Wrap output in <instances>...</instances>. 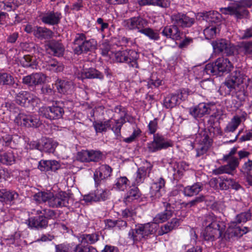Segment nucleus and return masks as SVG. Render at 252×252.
<instances>
[{
	"label": "nucleus",
	"instance_id": "44",
	"mask_svg": "<svg viewBox=\"0 0 252 252\" xmlns=\"http://www.w3.org/2000/svg\"><path fill=\"white\" fill-rule=\"evenodd\" d=\"M179 96L177 94H169L164 99L163 106L167 109H171L180 103Z\"/></svg>",
	"mask_w": 252,
	"mask_h": 252
},
{
	"label": "nucleus",
	"instance_id": "11",
	"mask_svg": "<svg viewBox=\"0 0 252 252\" xmlns=\"http://www.w3.org/2000/svg\"><path fill=\"white\" fill-rule=\"evenodd\" d=\"M53 105L51 106H44L39 109L40 116L49 120H56L62 117L64 114L63 108L60 105Z\"/></svg>",
	"mask_w": 252,
	"mask_h": 252
},
{
	"label": "nucleus",
	"instance_id": "39",
	"mask_svg": "<svg viewBox=\"0 0 252 252\" xmlns=\"http://www.w3.org/2000/svg\"><path fill=\"white\" fill-rule=\"evenodd\" d=\"M180 223V221L178 219H172L171 221L168 222L161 226L160 229L158 231V234L159 235H163L170 232L173 229L177 228L179 225Z\"/></svg>",
	"mask_w": 252,
	"mask_h": 252
},
{
	"label": "nucleus",
	"instance_id": "21",
	"mask_svg": "<svg viewBox=\"0 0 252 252\" xmlns=\"http://www.w3.org/2000/svg\"><path fill=\"white\" fill-rule=\"evenodd\" d=\"M165 180L162 177L158 179L150 188V195L152 200L158 199L164 193Z\"/></svg>",
	"mask_w": 252,
	"mask_h": 252
},
{
	"label": "nucleus",
	"instance_id": "42",
	"mask_svg": "<svg viewBox=\"0 0 252 252\" xmlns=\"http://www.w3.org/2000/svg\"><path fill=\"white\" fill-rule=\"evenodd\" d=\"M43 67L47 70L53 72H60L62 71L64 68L63 64L55 59L50 60L47 62Z\"/></svg>",
	"mask_w": 252,
	"mask_h": 252
},
{
	"label": "nucleus",
	"instance_id": "32",
	"mask_svg": "<svg viewBox=\"0 0 252 252\" xmlns=\"http://www.w3.org/2000/svg\"><path fill=\"white\" fill-rule=\"evenodd\" d=\"M210 111L209 104L206 103H201L198 105L191 107L189 109V113L194 118H201L203 116L209 114Z\"/></svg>",
	"mask_w": 252,
	"mask_h": 252
},
{
	"label": "nucleus",
	"instance_id": "60",
	"mask_svg": "<svg viewBox=\"0 0 252 252\" xmlns=\"http://www.w3.org/2000/svg\"><path fill=\"white\" fill-rule=\"evenodd\" d=\"M208 20L212 23H217L220 21V14L215 11H210L207 13Z\"/></svg>",
	"mask_w": 252,
	"mask_h": 252
},
{
	"label": "nucleus",
	"instance_id": "16",
	"mask_svg": "<svg viewBox=\"0 0 252 252\" xmlns=\"http://www.w3.org/2000/svg\"><path fill=\"white\" fill-rule=\"evenodd\" d=\"M39 17L44 24L55 26L60 23L62 18V14L60 11H55L54 10H49L41 13Z\"/></svg>",
	"mask_w": 252,
	"mask_h": 252
},
{
	"label": "nucleus",
	"instance_id": "36",
	"mask_svg": "<svg viewBox=\"0 0 252 252\" xmlns=\"http://www.w3.org/2000/svg\"><path fill=\"white\" fill-rule=\"evenodd\" d=\"M203 188L202 183L197 182L184 188L183 193L185 196L192 197L198 194Z\"/></svg>",
	"mask_w": 252,
	"mask_h": 252
},
{
	"label": "nucleus",
	"instance_id": "33",
	"mask_svg": "<svg viewBox=\"0 0 252 252\" xmlns=\"http://www.w3.org/2000/svg\"><path fill=\"white\" fill-rule=\"evenodd\" d=\"M60 167V163L55 160H41L39 162L38 165V168L41 171H56Z\"/></svg>",
	"mask_w": 252,
	"mask_h": 252
},
{
	"label": "nucleus",
	"instance_id": "62",
	"mask_svg": "<svg viewBox=\"0 0 252 252\" xmlns=\"http://www.w3.org/2000/svg\"><path fill=\"white\" fill-rule=\"evenodd\" d=\"M212 174L215 175H219L223 174H227L232 175L226 165H221L218 168L213 170Z\"/></svg>",
	"mask_w": 252,
	"mask_h": 252
},
{
	"label": "nucleus",
	"instance_id": "50",
	"mask_svg": "<svg viewBox=\"0 0 252 252\" xmlns=\"http://www.w3.org/2000/svg\"><path fill=\"white\" fill-rule=\"evenodd\" d=\"M14 84V78L11 74L0 72V85L11 86Z\"/></svg>",
	"mask_w": 252,
	"mask_h": 252
},
{
	"label": "nucleus",
	"instance_id": "3",
	"mask_svg": "<svg viewBox=\"0 0 252 252\" xmlns=\"http://www.w3.org/2000/svg\"><path fill=\"white\" fill-rule=\"evenodd\" d=\"M251 218V213L249 212L241 213L236 217L235 220L231 221L224 234V238L228 241L234 240L241 237L249 231L247 227H241L239 224L244 223Z\"/></svg>",
	"mask_w": 252,
	"mask_h": 252
},
{
	"label": "nucleus",
	"instance_id": "7",
	"mask_svg": "<svg viewBox=\"0 0 252 252\" xmlns=\"http://www.w3.org/2000/svg\"><path fill=\"white\" fill-rule=\"evenodd\" d=\"M156 225L154 223H147L136 225L135 228L131 229L128 232V238L133 242L146 240L150 235L155 233Z\"/></svg>",
	"mask_w": 252,
	"mask_h": 252
},
{
	"label": "nucleus",
	"instance_id": "52",
	"mask_svg": "<svg viewBox=\"0 0 252 252\" xmlns=\"http://www.w3.org/2000/svg\"><path fill=\"white\" fill-rule=\"evenodd\" d=\"M89 162H98L103 160L104 155L98 150H89Z\"/></svg>",
	"mask_w": 252,
	"mask_h": 252
},
{
	"label": "nucleus",
	"instance_id": "37",
	"mask_svg": "<svg viewBox=\"0 0 252 252\" xmlns=\"http://www.w3.org/2000/svg\"><path fill=\"white\" fill-rule=\"evenodd\" d=\"M54 33L50 29L42 27L35 26L34 36L38 39L48 40L52 38Z\"/></svg>",
	"mask_w": 252,
	"mask_h": 252
},
{
	"label": "nucleus",
	"instance_id": "63",
	"mask_svg": "<svg viewBox=\"0 0 252 252\" xmlns=\"http://www.w3.org/2000/svg\"><path fill=\"white\" fill-rule=\"evenodd\" d=\"M158 119L157 118H155L153 120L150 122L148 125V132L149 134H155V133L158 128Z\"/></svg>",
	"mask_w": 252,
	"mask_h": 252
},
{
	"label": "nucleus",
	"instance_id": "8",
	"mask_svg": "<svg viewBox=\"0 0 252 252\" xmlns=\"http://www.w3.org/2000/svg\"><path fill=\"white\" fill-rule=\"evenodd\" d=\"M244 76L239 70L231 73L220 87L221 91L224 95H229L239 91V86L243 83Z\"/></svg>",
	"mask_w": 252,
	"mask_h": 252
},
{
	"label": "nucleus",
	"instance_id": "31",
	"mask_svg": "<svg viewBox=\"0 0 252 252\" xmlns=\"http://www.w3.org/2000/svg\"><path fill=\"white\" fill-rule=\"evenodd\" d=\"M78 78L82 80L85 79H98L102 80L104 78L103 74L94 68L83 69L80 73H78Z\"/></svg>",
	"mask_w": 252,
	"mask_h": 252
},
{
	"label": "nucleus",
	"instance_id": "48",
	"mask_svg": "<svg viewBox=\"0 0 252 252\" xmlns=\"http://www.w3.org/2000/svg\"><path fill=\"white\" fill-rule=\"evenodd\" d=\"M15 162V157L12 152H7L0 155V162L3 164L12 165Z\"/></svg>",
	"mask_w": 252,
	"mask_h": 252
},
{
	"label": "nucleus",
	"instance_id": "55",
	"mask_svg": "<svg viewBox=\"0 0 252 252\" xmlns=\"http://www.w3.org/2000/svg\"><path fill=\"white\" fill-rule=\"evenodd\" d=\"M75 252H98L96 249L90 245L77 244L74 247Z\"/></svg>",
	"mask_w": 252,
	"mask_h": 252
},
{
	"label": "nucleus",
	"instance_id": "10",
	"mask_svg": "<svg viewBox=\"0 0 252 252\" xmlns=\"http://www.w3.org/2000/svg\"><path fill=\"white\" fill-rule=\"evenodd\" d=\"M172 146L173 143L170 140L159 133H157L154 135L153 140L147 144V149L149 152L155 153Z\"/></svg>",
	"mask_w": 252,
	"mask_h": 252
},
{
	"label": "nucleus",
	"instance_id": "53",
	"mask_svg": "<svg viewBox=\"0 0 252 252\" xmlns=\"http://www.w3.org/2000/svg\"><path fill=\"white\" fill-rule=\"evenodd\" d=\"M136 215V213L132 209L126 208L122 211V216L123 218L126 220L129 223H133L134 222V217Z\"/></svg>",
	"mask_w": 252,
	"mask_h": 252
},
{
	"label": "nucleus",
	"instance_id": "34",
	"mask_svg": "<svg viewBox=\"0 0 252 252\" xmlns=\"http://www.w3.org/2000/svg\"><path fill=\"white\" fill-rule=\"evenodd\" d=\"M219 179L220 180L219 183V187L221 190H227L231 188L238 190L241 188V185L233 179L225 178L223 176L220 177Z\"/></svg>",
	"mask_w": 252,
	"mask_h": 252
},
{
	"label": "nucleus",
	"instance_id": "26",
	"mask_svg": "<svg viewBox=\"0 0 252 252\" xmlns=\"http://www.w3.org/2000/svg\"><path fill=\"white\" fill-rule=\"evenodd\" d=\"M214 200L215 197L214 196L201 194L189 202H182L181 205L183 207L190 208L196 207L198 204L203 202H205L206 205H208L209 203L214 202Z\"/></svg>",
	"mask_w": 252,
	"mask_h": 252
},
{
	"label": "nucleus",
	"instance_id": "14",
	"mask_svg": "<svg viewBox=\"0 0 252 252\" xmlns=\"http://www.w3.org/2000/svg\"><path fill=\"white\" fill-rule=\"evenodd\" d=\"M15 101L19 105L25 107H34L39 102L37 97L27 91H21L15 96Z\"/></svg>",
	"mask_w": 252,
	"mask_h": 252
},
{
	"label": "nucleus",
	"instance_id": "61",
	"mask_svg": "<svg viewBox=\"0 0 252 252\" xmlns=\"http://www.w3.org/2000/svg\"><path fill=\"white\" fill-rule=\"evenodd\" d=\"M89 150H82L78 153L76 159L82 162H89Z\"/></svg>",
	"mask_w": 252,
	"mask_h": 252
},
{
	"label": "nucleus",
	"instance_id": "23",
	"mask_svg": "<svg viewBox=\"0 0 252 252\" xmlns=\"http://www.w3.org/2000/svg\"><path fill=\"white\" fill-rule=\"evenodd\" d=\"M152 168L153 165L147 161L143 166L138 168L135 173V181L133 183L134 185L138 186L143 183L147 175L149 176Z\"/></svg>",
	"mask_w": 252,
	"mask_h": 252
},
{
	"label": "nucleus",
	"instance_id": "20",
	"mask_svg": "<svg viewBox=\"0 0 252 252\" xmlns=\"http://www.w3.org/2000/svg\"><path fill=\"white\" fill-rule=\"evenodd\" d=\"M101 186L95 187L96 189L94 193H90L84 196L86 202L105 201L109 198L110 195V190L107 189H103Z\"/></svg>",
	"mask_w": 252,
	"mask_h": 252
},
{
	"label": "nucleus",
	"instance_id": "19",
	"mask_svg": "<svg viewBox=\"0 0 252 252\" xmlns=\"http://www.w3.org/2000/svg\"><path fill=\"white\" fill-rule=\"evenodd\" d=\"M18 125L26 127H36L40 125L39 119L34 116L27 115L24 113H19L14 120Z\"/></svg>",
	"mask_w": 252,
	"mask_h": 252
},
{
	"label": "nucleus",
	"instance_id": "59",
	"mask_svg": "<svg viewBox=\"0 0 252 252\" xmlns=\"http://www.w3.org/2000/svg\"><path fill=\"white\" fill-rule=\"evenodd\" d=\"M240 47L245 55L251 56L252 54V41L242 42Z\"/></svg>",
	"mask_w": 252,
	"mask_h": 252
},
{
	"label": "nucleus",
	"instance_id": "27",
	"mask_svg": "<svg viewBox=\"0 0 252 252\" xmlns=\"http://www.w3.org/2000/svg\"><path fill=\"white\" fill-rule=\"evenodd\" d=\"M18 197V193L14 190L0 189V201L3 204L12 205Z\"/></svg>",
	"mask_w": 252,
	"mask_h": 252
},
{
	"label": "nucleus",
	"instance_id": "13",
	"mask_svg": "<svg viewBox=\"0 0 252 252\" xmlns=\"http://www.w3.org/2000/svg\"><path fill=\"white\" fill-rule=\"evenodd\" d=\"M124 27L129 30H137L141 33L148 25V21L143 17L138 16L130 18L124 21Z\"/></svg>",
	"mask_w": 252,
	"mask_h": 252
},
{
	"label": "nucleus",
	"instance_id": "18",
	"mask_svg": "<svg viewBox=\"0 0 252 252\" xmlns=\"http://www.w3.org/2000/svg\"><path fill=\"white\" fill-rule=\"evenodd\" d=\"M196 138L198 139L196 141H198V147L196 149V157H199L207 153L211 146L212 141L205 132L203 134H198V136H197Z\"/></svg>",
	"mask_w": 252,
	"mask_h": 252
},
{
	"label": "nucleus",
	"instance_id": "22",
	"mask_svg": "<svg viewBox=\"0 0 252 252\" xmlns=\"http://www.w3.org/2000/svg\"><path fill=\"white\" fill-rule=\"evenodd\" d=\"M46 80V76L42 73H32L25 76L22 79L23 84L33 87L43 84Z\"/></svg>",
	"mask_w": 252,
	"mask_h": 252
},
{
	"label": "nucleus",
	"instance_id": "58",
	"mask_svg": "<svg viewBox=\"0 0 252 252\" xmlns=\"http://www.w3.org/2000/svg\"><path fill=\"white\" fill-rule=\"evenodd\" d=\"M116 112H119L121 113L120 119L116 120L117 123L119 124L120 126L122 127L123 125L126 123V116L127 113L125 110V108L121 106H117L115 108Z\"/></svg>",
	"mask_w": 252,
	"mask_h": 252
},
{
	"label": "nucleus",
	"instance_id": "38",
	"mask_svg": "<svg viewBox=\"0 0 252 252\" xmlns=\"http://www.w3.org/2000/svg\"><path fill=\"white\" fill-rule=\"evenodd\" d=\"M99 234L98 233L92 234H81L78 237L79 244L90 245L94 244L99 240Z\"/></svg>",
	"mask_w": 252,
	"mask_h": 252
},
{
	"label": "nucleus",
	"instance_id": "24",
	"mask_svg": "<svg viewBox=\"0 0 252 252\" xmlns=\"http://www.w3.org/2000/svg\"><path fill=\"white\" fill-rule=\"evenodd\" d=\"M161 34L166 38L177 41L181 39L183 33L177 25L173 24L172 25L164 27L161 32Z\"/></svg>",
	"mask_w": 252,
	"mask_h": 252
},
{
	"label": "nucleus",
	"instance_id": "29",
	"mask_svg": "<svg viewBox=\"0 0 252 252\" xmlns=\"http://www.w3.org/2000/svg\"><path fill=\"white\" fill-rule=\"evenodd\" d=\"M46 50L49 54L58 57L63 56L64 51V46L59 41L53 40L47 45Z\"/></svg>",
	"mask_w": 252,
	"mask_h": 252
},
{
	"label": "nucleus",
	"instance_id": "40",
	"mask_svg": "<svg viewBox=\"0 0 252 252\" xmlns=\"http://www.w3.org/2000/svg\"><path fill=\"white\" fill-rule=\"evenodd\" d=\"M58 145V143L51 139H44L41 141L40 151L53 153Z\"/></svg>",
	"mask_w": 252,
	"mask_h": 252
},
{
	"label": "nucleus",
	"instance_id": "46",
	"mask_svg": "<svg viewBox=\"0 0 252 252\" xmlns=\"http://www.w3.org/2000/svg\"><path fill=\"white\" fill-rule=\"evenodd\" d=\"M227 158H223L222 160L223 161L227 162V164L225 165L233 175L236 168L239 165V158L236 157H231Z\"/></svg>",
	"mask_w": 252,
	"mask_h": 252
},
{
	"label": "nucleus",
	"instance_id": "45",
	"mask_svg": "<svg viewBox=\"0 0 252 252\" xmlns=\"http://www.w3.org/2000/svg\"><path fill=\"white\" fill-rule=\"evenodd\" d=\"M112 124V120H108L105 121H94L93 123V126L96 133H102L106 132Z\"/></svg>",
	"mask_w": 252,
	"mask_h": 252
},
{
	"label": "nucleus",
	"instance_id": "15",
	"mask_svg": "<svg viewBox=\"0 0 252 252\" xmlns=\"http://www.w3.org/2000/svg\"><path fill=\"white\" fill-rule=\"evenodd\" d=\"M171 20L173 24L179 28H190L195 23V19L190 17L187 14L182 12L174 13L171 16Z\"/></svg>",
	"mask_w": 252,
	"mask_h": 252
},
{
	"label": "nucleus",
	"instance_id": "12",
	"mask_svg": "<svg viewBox=\"0 0 252 252\" xmlns=\"http://www.w3.org/2000/svg\"><path fill=\"white\" fill-rule=\"evenodd\" d=\"M113 169L107 164H102L94 173L95 187L104 185L106 180L112 175Z\"/></svg>",
	"mask_w": 252,
	"mask_h": 252
},
{
	"label": "nucleus",
	"instance_id": "64",
	"mask_svg": "<svg viewBox=\"0 0 252 252\" xmlns=\"http://www.w3.org/2000/svg\"><path fill=\"white\" fill-rule=\"evenodd\" d=\"M112 122L113 124L109 128L114 132L117 137L120 136L122 126H120L119 124L117 123L116 120H114V121L112 120Z\"/></svg>",
	"mask_w": 252,
	"mask_h": 252
},
{
	"label": "nucleus",
	"instance_id": "4",
	"mask_svg": "<svg viewBox=\"0 0 252 252\" xmlns=\"http://www.w3.org/2000/svg\"><path fill=\"white\" fill-rule=\"evenodd\" d=\"M86 33H77L75 35L72 44V49L77 55L87 54L96 48V41L87 36Z\"/></svg>",
	"mask_w": 252,
	"mask_h": 252
},
{
	"label": "nucleus",
	"instance_id": "47",
	"mask_svg": "<svg viewBox=\"0 0 252 252\" xmlns=\"http://www.w3.org/2000/svg\"><path fill=\"white\" fill-rule=\"evenodd\" d=\"M220 30L217 26L211 25L206 28L203 31V33L206 39L210 40L216 37Z\"/></svg>",
	"mask_w": 252,
	"mask_h": 252
},
{
	"label": "nucleus",
	"instance_id": "56",
	"mask_svg": "<svg viewBox=\"0 0 252 252\" xmlns=\"http://www.w3.org/2000/svg\"><path fill=\"white\" fill-rule=\"evenodd\" d=\"M129 180L126 177H121L117 179L115 188L119 190H125L128 185Z\"/></svg>",
	"mask_w": 252,
	"mask_h": 252
},
{
	"label": "nucleus",
	"instance_id": "30",
	"mask_svg": "<svg viewBox=\"0 0 252 252\" xmlns=\"http://www.w3.org/2000/svg\"><path fill=\"white\" fill-rule=\"evenodd\" d=\"M165 210L158 214L154 218V220L156 223H162L166 221L171 218L174 212V207L172 206L170 203H164Z\"/></svg>",
	"mask_w": 252,
	"mask_h": 252
},
{
	"label": "nucleus",
	"instance_id": "5",
	"mask_svg": "<svg viewBox=\"0 0 252 252\" xmlns=\"http://www.w3.org/2000/svg\"><path fill=\"white\" fill-rule=\"evenodd\" d=\"M252 6V0H238L227 7L220 8V11L224 14H229L237 19H242L249 15L250 13L247 8Z\"/></svg>",
	"mask_w": 252,
	"mask_h": 252
},
{
	"label": "nucleus",
	"instance_id": "17",
	"mask_svg": "<svg viewBox=\"0 0 252 252\" xmlns=\"http://www.w3.org/2000/svg\"><path fill=\"white\" fill-rule=\"evenodd\" d=\"M214 49L216 52L222 53L227 56L234 54L236 51V47L228 40L220 39L215 42L213 45Z\"/></svg>",
	"mask_w": 252,
	"mask_h": 252
},
{
	"label": "nucleus",
	"instance_id": "49",
	"mask_svg": "<svg viewBox=\"0 0 252 252\" xmlns=\"http://www.w3.org/2000/svg\"><path fill=\"white\" fill-rule=\"evenodd\" d=\"M20 63L25 67H31L34 68L36 67V63L35 58L32 57L29 55H25L20 60Z\"/></svg>",
	"mask_w": 252,
	"mask_h": 252
},
{
	"label": "nucleus",
	"instance_id": "28",
	"mask_svg": "<svg viewBox=\"0 0 252 252\" xmlns=\"http://www.w3.org/2000/svg\"><path fill=\"white\" fill-rule=\"evenodd\" d=\"M28 221L29 227L36 229L46 228L48 224V221L43 215L31 217L28 219Z\"/></svg>",
	"mask_w": 252,
	"mask_h": 252
},
{
	"label": "nucleus",
	"instance_id": "43",
	"mask_svg": "<svg viewBox=\"0 0 252 252\" xmlns=\"http://www.w3.org/2000/svg\"><path fill=\"white\" fill-rule=\"evenodd\" d=\"M241 118H244L245 120V116L243 115L241 117L234 116L224 128V131L225 133L235 131L241 123Z\"/></svg>",
	"mask_w": 252,
	"mask_h": 252
},
{
	"label": "nucleus",
	"instance_id": "25",
	"mask_svg": "<svg viewBox=\"0 0 252 252\" xmlns=\"http://www.w3.org/2000/svg\"><path fill=\"white\" fill-rule=\"evenodd\" d=\"M54 85L57 92L63 94H71L73 89V83L66 79L58 78Z\"/></svg>",
	"mask_w": 252,
	"mask_h": 252
},
{
	"label": "nucleus",
	"instance_id": "41",
	"mask_svg": "<svg viewBox=\"0 0 252 252\" xmlns=\"http://www.w3.org/2000/svg\"><path fill=\"white\" fill-rule=\"evenodd\" d=\"M135 186L134 185L132 187H131L127 192L124 198V202L126 204L138 199L141 197V193L139 189Z\"/></svg>",
	"mask_w": 252,
	"mask_h": 252
},
{
	"label": "nucleus",
	"instance_id": "9",
	"mask_svg": "<svg viewBox=\"0 0 252 252\" xmlns=\"http://www.w3.org/2000/svg\"><path fill=\"white\" fill-rule=\"evenodd\" d=\"M139 53L133 50H126L117 52L115 54V59L117 62L125 63L130 67L138 68V60Z\"/></svg>",
	"mask_w": 252,
	"mask_h": 252
},
{
	"label": "nucleus",
	"instance_id": "35",
	"mask_svg": "<svg viewBox=\"0 0 252 252\" xmlns=\"http://www.w3.org/2000/svg\"><path fill=\"white\" fill-rule=\"evenodd\" d=\"M188 169L189 164L186 162L182 161L176 162L173 166L174 179L176 181L179 180L183 176L184 172Z\"/></svg>",
	"mask_w": 252,
	"mask_h": 252
},
{
	"label": "nucleus",
	"instance_id": "6",
	"mask_svg": "<svg viewBox=\"0 0 252 252\" xmlns=\"http://www.w3.org/2000/svg\"><path fill=\"white\" fill-rule=\"evenodd\" d=\"M233 68L232 64L228 59L221 57L214 63L207 64L203 72L209 75L221 76L229 73Z\"/></svg>",
	"mask_w": 252,
	"mask_h": 252
},
{
	"label": "nucleus",
	"instance_id": "2",
	"mask_svg": "<svg viewBox=\"0 0 252 252\" xmlns=\"http://www.w3.org/2000/svg\"><path fill=\"white\" fill-rule=\"evenodd\" d=\"M72 194L65 191H61L54 194L50 191H40L33 196V199L38 203H47L51 208H62L69 205L72 198Z\"/></svg>",
	"mask_w": 252,
	"mask_h": 252
},
{
	"label": "nucleus",
	"instance_id": "51",
	"mask_svg": "<svg viewBox=\"0 0 252 252\" xmlns=\"http://www.w3.org/2000/svg\"><path fill=\"white\" fill-rule=\"evenodd\" d=\"M141 33L144 34L151 40H158L159 39L158 31L151 28L145 27Z\"/></svg>",
	"mask_w": 252,
	"mask_h": 252
},
{
	"label": "nucleus",
	"instance_id": "57",
	"mask_svg": "<svg viewBox=\"0 0 252 252\" xmlns=\"http://www.w3.org/2000/svg\"><path fill=\"white\" fill-rule=\"evenodd\" d=\"M56 252H75L72 244L62 243L55 246Z\"/></svg>",
	"mask_w": 252,
	"mask_h": 252
},
{
	"label": "nucleus",
	"instance_id": "1",
	"mask_svg": "<svg viewBox=\"0 0 252 252\" xmlns=\"http://www.w3.org/2000/svg\"><path fill=\"white\" fill-rule=\"evenodd\" d=\"M202 225L205 229L201 233L203 240L207 242H213L221 237L225 226L213 214L206 215L203 220Z\"/></svg>",
	"mask_w": 252,
	"mask_h": 252
},
{
	"label": "nucleus",
	"instance_id": "54",
	"mask_svg": "<svg viewBox=\"0 0 252 252\" xmlns=\"http://www.w3.org/2000/svg\"><path fill=\"white\" fill-rule=\"evenodd\" d=\"M240 172L247 177H250L252 173V160L248 159L240 168Z\"/></svg>",
	"mask_w": 252,
	"mask_h": 252
}]
</instances>
